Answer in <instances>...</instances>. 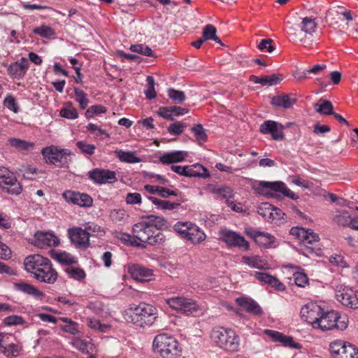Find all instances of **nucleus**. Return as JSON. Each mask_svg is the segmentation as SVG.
Returning <instances> with one entry per match:
<instances>
[{
    "instance_id": "obj_1",
    "label": "nucleus",
    "mask_w": 358,
    "mask_h": 358,
    "mask_svg": "<svg viewBox=\"0 0 358 358\" xmlns=\"http://www.w3.org/2000/svg\"><path fill=\"white\" fill-rule=\"evenodd\" d=\"M166 227L167 222L164 217L150 215L145 220L135 224L132 232L134 237L139 241L155 245L164 238L159 230Z\"/></svg>"
},
{
    "instance_id": "obj_18",
    "label": "nucleus",
    "mask_w": 358,
    "mask_h": 358,
    "mask_svg": "<svg viewBox=\"0 0 358 358\" xmlns=\"http://www.w3.org/2000/svg\"><path fill=\"white\" fill-rule=\"evenodd\" d=\"M332 358H346L348 355L354 352V345L342 340H336L329 345Z\"/></svg>"
},
{
    "instance_id": "obj_48",
    "label": "nucleus",
    "mask_w": 358,
    "mask_h": 358,
    "mask_svg": "<svg viewBox=\"0 0 358 358\" xmlns=\"http://www.w3.org/2000/svg\"><path fill=\"white\" fill-rule=\"evenodd\" d=\"M192 132L199 144H202L207 141V135L203 128V126L198 124L191 129Z\"/></svg>"
},
{
    "instance_id": "obj_16",
    "label": "nucleus",
    "mask_w": 358,
    "mask_h": 358,
    "mask_svg": "<svg viewBox=\"0 0 358 358\" xmlns=\"http://www.w3.org/2000/svg\"><path fill=\"white\" fill-rule=\"evenodd\" d=\"M336 299L343 306L352 308H358V291L352 288L345 287L336 292Z\"/></svg>"
},
{
    "instance_id": "obj_23",
    "label": "nucleus",
    "mask_w": 358,
    "mask_h": 358,
    "mask_svg": "<svg viewBox=\"0 0 358 358\" xmlns=\"http://www.w3.org/2000/svg\"><path fill=\"white\" fill-rule=\"evenodd\" d=\"M71 242L78 248H87L90 245L87 231L80 227H73L68 230Z\"/></svg>"
},
{
    "instance_id": "obj_5",
    "label": "nucleus",
    "mask_w": 358,
    "mask_h": 358,
    "mask_svg": "<svg viewBox=\"0 0 358 358\" xmlns=\"http://www.w3.org/2000/svg\"><path fill=\"white\" fill-rule=\"evenodd\" d=\"M315 329H320L322 331L332 329L344 330L348 326V318L347 316H341L339 313L335 310L324 311L322 308L318 318Z\"/></svg>"
},
{
    "instance_id": "obj_22",
    "label": "nucleus",
    "mask_w": 358,
    "mask_h": 358,
    "mask_svg": "<svg viewBox=\"0 0 358 358\" xmlns=\"http://www.w3.org/2000/svg\"><path fill=\"white\" fill-rule=\"evenodd\" d=\"M128 271L132 278L141 282L150 281L154 275L152 269L138 264L129 265Z\"/></svg>"
},
{
    "instance_id": "obj_3",
    "label": "nucleus",
    "mask_w": 358,
    "mask_h": 358,
    "mask_svg": "<svg viewBox=\"0 0 358 358\" xmlns=\"http://www.w3.org/2000/svg\"><path fill=\"white\" fill-rule=\"evenodd\" d=\"M210 338L215 346L224 351L237 352L240 349V336L231 328L214 327L210 333Z\"/></svg>"
},
{
    "instance_id": "obj_59",
    "label": "nucleus",
    "mask_w": 358,
    "mask_h": 358,
    "mask_svg": "<svg viewBox=\"0 0 358 358\" xmlns=\"http://www.w3.org/2000/svg\"><path fill=\"white\" fill-rule=\"evenodd\" d=\"M186 127L187 125L185 123L182 122H177L170 124L168 127L167 130L171 134L180 135L183 132Z\"/></svg>"
},
{
    "instance_id": "obj_10",
    "label": "nucleus",
    "mask_w": 358,
    "mask_h": 358,
    "mask_svg": "<svg viewBox=\"0 0 358 358\" xmlns=\"http://www.w3.org/2000/svg\"><path fill=\"white\" fill-rule=\"evenodd\" d=\"M175 231L193 244H199L206 239L205 233L192 222H178L174 225Z\"/></svg>"
},
{
    "instance_id": "obj_40",
    "label": "nucleus",
    "mask_w": 358,
    "mask_h": 358,
    "mask_svg": "<svg viewBox=\"0 0 358 358\" xmlns=\"http://www.w3.org/2000/svg\"><path fill=\"white\" fill-rule=\"evenodd\" d=\"M55 259L59 263L69 265V266L76 264L78 262L77 259L74 256L66 252L56 253Z\"/></svg>"
},
{
    "instance_id": "obj_8",
    "label": "nucleus",
    "mask_w": 358,
    "mask_h": 358,
    "mask_svg": "<svg viewBox=\"0 0 358 358\" xmlns=\"http://www.w3.org/2000/svg\"><path fill=\"white\" fill-rule=\"evenodd\" d=\"M288 34L292 39L295 42H303L305 47L310 46V43H307L304 39L305 35L303 34H311L315 31L317 28V22L315 18L306 17L303 18L301 25V29L297 27L292 24L290 21H287Z\"/></svg>"
},
{
    "instance_id": "obj_6",
    "label": "nucleus",
    "mask_w": 358,
    "mask_h": 358,
    "mask_svg": "<svg viewBox=\"0 0 358 358\" xmlns=\"http://www.w3.org/2000/svg\"><path fill=\"white\" fill-rule=\"evenodd\" d=\"M131 310V321L140 327L151 326L157 318L158 310L151 304L141 303Z\"/></svg>"
},
{
    "instance_id": "obj_17",
    "label": "nucleus",
    "mask_w": 358,
    "mask_h": 358,
    "mask_svg": "<svg viewBox=\"0 0 358 358\" xmlns=\"http://www.w3.org/2000/svg\"><path fill=\"white\" fill-rule=\"evenodd\" d=\"M322 310V308L317 303H308L301 308L300 314L301 318L314 329Z\"/></svg>"
},
{
    "instance_id": "obj_50",
    "label": "nucleus",
    "mask_w": 358,
    "mask_h": 358,
    "mask_svg": "<svg viewBox=\"0 0 358 358\" xmlns=\"http://www.w3.org/2000/svg\"><path fill=\"white\" fill-rule=\"evenodd\" d=\"M168 96L176 103H182L186 99L183 92L173 88L169 89Z\"/></svg>"
},
{
    "instance_id": "obj_55",
    "label": "nucleus",
    "mask_w": 358,
    "mask_h": 358,
    "mask_svg": "<svg viewBox=\"0 0 358 358\" xmlns=\"http://www.w3.org/2000/svg\"><path fill=\"white\" fill-rule=\"evenodd\" d=\"M3 324L6 326L24 325L25 320L20 315H10L3 319Z\"/></svg>"
},
{
    "instance_id": "obj_42",
    "label": "nucleus",
    "mask_w": 358,
    "mask_h": 358,
    "mask_svg": "<svg viewBox=\"0 0 358 358\" xmlns=\"http://www.w3.org/2000/svg\"><path fill=\"white\" fill-rule=\"evenodd\" d=\"M75 99L79 103L81 109H85L89 103L87 94L81 89L74 87Z\"/></svg>"
},
{
    "instance_id": "obj_7",
    "label": "nucleus",
    "mask_w": 358,
    "mask_h": 358,
    "mask_svg": "<svg viewBox=\"0 0 358 358\" xmlns=\"http://www.w3.org/2000/svg\"><path fill=\"white\" fill-rule=\"evenodd\" d=\"M255 191L267 198H273L275 193H281L284 196L296 200L299 196L291 191L287 185L281 181L267 182L260 181L255 187Z\"/></svg>"
},
{
    "instance_id": "obj_47",
    "label": "nucleus",
    "mask_w": 358,
    "mask_h": 358,
    "mask_svg": "<svg viewBox=\"0 0 358 358\" xmlns=\"http://www.w3.org/2000/svg\"><path fill=\"white\" fill-rule=\"evenodd\" d=\"M3 106L8 110L15 113H17L20 110L17 100L11 94H8L3 99Z\"/></svg>"
},
{
    "instance_id": "obj_28",
    "label": "nucleus",
    "mask_w": 358,
    "mask_h": 358,
    "mask_svg": "<svg viewBox=\"0 0 358 358\" xmlns=\"http://www.w3.org/2000/svg\"><path fill=\"white\" fill-rule=\"evenodd\" d=\"M265 333L275 341L281 343L285 347L294 349L301 348V345L298 343H295L292 336H286L281 332L270 329L265 330Z\"/></svg>"
},
{
    "instance_id": "obj_49",
    "label": "nucleus",
    "mask_w": 358,
    "mask_h": 358,
    "mask_svg": "<svg viewBox=\"0 0 358 358\" xmlns=\"http://www.w3.org/2000/svg\"><path fill=\"white\" fill-rule=\"evenodd\" d=\"M84 230L87 231L88 237L90 236H103L104 229L96 223H87Z\"/></svg>"
},
{
    "instance_id": "obj_30",
    "label": "nucleus",
    "mask_w": 358,
    "mask_h": 358,
    "mask_svg": "<svg viewBox=\"0 0 358 358\" xmlns=\"http://www.w3.org/2000/svg\"><path fill=\"white\" fill-rule=\"evenodd\" d=\"M352 217L349 212L346 210H337L331 217L334 224L343 227H349L352 224Z\"/></svg>"
},
{
    "instance_id": "obj_35",
    "label": "nucleus",
    "mask_w": 358,
    "mask_h": 358,
    "mask_svg": "<svg viewBox=\"0 0 358 358\" xmlns=\"http://www.w3.org/2000/svg\"><path fill=\"white\" fill-rule=\"evenodd\" d=\"M73 346L84 353L90 354L94 351L96 347L93 343L90 341L76 338L73 340Z\"/></svg>"
},
{
    "instance_id": "obj_24",
    "label": "nucleus",
    "mask_w": 358,
    "mask_h": 358,
    "mask_svg": "<svg viewBox=\"0 0 358 358\" xmlns=\"http://www.w3.org/2000/svg\"><path fill=\"white\" fill-rule=\"evenodd\" d=\"M59 238L50 232L38 231L34 235V245L40 248L58 245Z\"/></svg>"
},
{
    "instance_id": "obj_53",
    "label": "nucleus",
    "mask_w": 358,
    "mask_h": 358,
    "mask_svg": "<svg viewBox=\"0 0 358 358\" xmlns=\"http://www.w3.org/2000/svg\"><path fill=\"white\" fill-rule=\"evenodd\" d=\"M147 81V89L145 90V94L148 99H155L157 96L155 90V80L151 76H149L146 78Z\"/></svg>"
},
{
    "instance_id": "obj_60",
    "label": "nucleus",
    "mask_w": 358,
    "mask_h": 358,
    "mask_svg": "<svg viewBox=\"0 0 358 358\" xmlns=\"http://www.w3.org/2000/svg\"><path fill=\"white\" fill-rule=\"evenodd\" d=\"M329 262L332 266H337L338 268H346L348 267V264L345 260L344 257L340 255H335L330 257Z\"/></svg>"
},
{
    "instance_id": "obj_26",
    "label": "nucleus",
    "mask_w": 358,
    "mask_h": 358,
    "mask_svg": "<svg viewBox=\"0 0 358 358\" xmlns=\"http://www.w3.org/2000/svg\"><path fill=\"white\" fill-rule=\"evenodd\" d=\"M237 304L243 308L248 313L261 316L263 315V310L260 306L252 299L249 297H238L236 299Z\"/></svg>"
},
{
    "instance_id": "obj_2",
    "label": "nucleus",
    "mask_w": 358,
    "mask_h": 358,
    "mask_svg": "<svg viewBox=\"0 0 358 358\" xmlns=\"http://www.w3.org/2000/svg\"><path fill=\"white\" fill-rule=\"evenodd\" d=\"M24 265L25 270L39 282L53 284L57 280L58 274L51 261L41 255H29L24 259Z\"/></svg>"
},
{
    "instance_id": "obj_57",
    "label": "nucleus",
    "mask_w": 358,
    "mask_h": 358,
    "mask_svg": "<svg viewBox=\"0 0 358 358\" xmlns=\"http://www.w3.org/2000/svg\"><path fill=\"white\" fill-rule=\"evenodd\" d=\"M272 217L269 219V222L275 224H281L285 220V213H283L280 208L273 207Z\"/></svg>"
},
{
    "instance_id": "obj_33",
    "label": "nucleus",
    "mask_w": 358,
    "mask_h": 358,
    "mask_svg": "<svg viewBox=\"0 0 358 358\" xmlns=\"http://www.w3.org/2000/svg\"><path fill=\"white\" fill-rule=\"evenodd\" d=\"M297 234L299 238L302 240L306 243L313 244V243L317 242L319 241V236L317 234H314L309 230H305L303 228L301 229H292L291 233L292 234Z\"/></svg>"
},
{
    "instance_id": "obj_64",
    "label": "nucleus",
    "mask_w": 358,
    "mask_h": 358,
    "mask_svg": "<svg viewBox=\"0 0 358 358\" xmlns=\"http://www.w3.org/2000/svg\"><path fill=\"white\" fill-rule=\"evenodd\" d=\"M126 213L124 210H113L110 214L111 220L115 222H121L124 220Z\"/></svg>"
},
{
    "instance_id": "obj_19",
    "label": "nucleus",
    "mask_w": 358,
    "mask_h": 358,
    "mask_svg": "<svg viewBox=\"0 0 358 358\" xmlns=\"http://www.w3.org/2000/svg\"><path fill=\"white\" fill-rule=\"evenodd\" d=\"M62 196L68 203H71L82 207H90L92 205L93 199L85 194L73 191H65Z\"/></svg>"
},
{
    "instance_id": "obj_45",
    "label": "nucleus",
    "mask_w": 358,
    "mask_h": 358,
    "mask_svg": "<svg viewBox=\"0 0 358 358\" xmlns=\"http://www.w3.org/2000/svg\"><path fill=\"white\" fill-rule=\"evenodd\" d=\"M87 326L100 332H107L110 329V325L101 324L99 320L92 317L87 318Z\"/></svg>"
},
{
    "instance_id": "obj_27",
    "label": "nucleus",
    "mask_w": 358,
    "mask_h": 358,
    "mask_svg": "<svg viewBox=\"0 0 358 358\" xmlns=\"http://www.w3.org/2000/svg\"><path fill=\"white\" fill-rule=\"evenodd\" d=\"M297 101V99L294 94H281L274 96L272 98L271 103L277 108L284 109L290 108Z\"/></svg>"
},
{
    "instance_id": "obj_43",
    "label": "nucleus",
    "mask_w": 358,
    "mask_h": 358,
    "mask_svg": "<svg viewBox=\"0 0 358 358\" xmlns=\"http://www.w3.org/2000/svg\"><path fill=\"white\" fill-rule=\"evenodd\" d=\"M273 207L269 203H262L259 206L257 212L265 220L268 222L269 219L272 217L271 214L273 213Z\"/></svg>"
},
{
    "instance_id": "obj_13",
    "label": "nucleus",
    "mask_w": 358,
    "mask_h": 358,
    "mask_svg": "<svg viewBox=\"0 0 358 358\" xmlns=\"http://www.w3.org/2000/svg\"><path fill=\"white\" fill-rule=\"evenodd\" d=\"M219 239L229 247H237L244 250L250 249V244L243 236L227 229L220 230Z\"/></svg>"
},
{
    "instance_id": "obj_38",
    "label": "nucleus",
    "mask_w": 358,
    "mask_h": 358,
    "mask_svg": "<svg viewBox=\"0 0 358 358\" xmlns=\"http://www.w3.org/2000/svg\"><path fill=\"white\" fill-rule=\"evenodd\" d=\"M65 272L70 278L76 280L81 281L86 278V273L83 268L73 266L66 268Z\"/></svg>"
},
{
    "instance_id": "obj_56",
    "label": "nucleus",
    "mask_w": 358,
    "mask_h": 358,
    "mask_svg": "<svg viewBox=\"0 0 358 358\" xmlns=\"http://www.w3.org/2000/svg\"><path fill=\"white\" fill-rule=\"evenodd\" d=\"M10 143L12 147L16 148L20 150H27L34 148V143L17 138L10 139Z\"/></svg>"
},
{
    "instance_id": "obj_20",
    "label": "nucleus",
    "mask_w": 358,
    "mask_h": 358,
    "mask_svg": "<svg viewBox=\"0 0 358 358\" xmlns=\"http://www.w3.org/2000/svg\"><path fill=\"white\" fill-rule=\"evenodd\" d=\"M259 131L263 134H270L275 141H281L284 138L283 126L273 120L264 122L260 125Z\"/></svg>"
},
{
    "instance_id": "obj_25",
    "label": "nucleus",
    "mask_w": 358,
    "mask_h": 358,
    "mask_svg": "<svg viewBox=\"0 0 358 358\" xmlns=\"http://www.w3.org/2000/svg\"><path fill=\"white\" fill-rule=\"evenodd\" d=\"M246 234L254 240V241L266 248L271 247L275 241V238L271 234L259 231L253 229H248L245 231Z\"/></svg>"
},
{
    "instance_id": "obj_29",
    "label": "nucleus",
    "mask_w": 358,
    "mask_h": 358,
    "mask_svg": "<svg viewBox=\"0 0 358 358\" xmlns=\"http://www.w3.org/2000/svg\"><path fill=\"white\" fill-rule=\"evenodd\" d=\"M255 277L261 282L268 284L278 291L285 289V286L278 278L264 272H255Z\"/></svg>"
},
{
    "instance_id": "obj_52",
    "label": "nucleus",
    "mask_w": 358,
    "mask_h": 358,
    "mask_svg": "<svg viewBox=\"0 0 358 358\" xmlns=\"http://www.w3.org/2000/svg\"><path fill=\"white\" fill-rule=\"evenodd\" d=\"M20 350L21 348L18 345L9 344L4 346L1 351L8 358H13L19 355Z\"/></svg>"
},
{
    "instance_id": "obj_12",
    "label": "nucleus",
    "mask_w": 358,
    "mask_h": 358,
    "mask_svg": "<svg viewBox=\"0 0 358 358\" xmlns=\"http://www.w3.org/2000/svg\"><path fill=\"white\" fill-rule=\"evenodd\" d=\"M0 187L10 194L18 195L22 191V185L14 173L3 166H0Z\"/></svg>"
},
{
    "instance_id": "obj_15",
    "label": "nucleus",
    "mask_w": 358,
    "mask_h": 358,
    "mask_svg": "<svg viewBox=\"0 0 358 358\" xmlns=\"http://www.w3.org/2000/svg\"><path fill=\"white\" fill-rule=\"evenodd\" d=\"M88 178L95 184L114 183L117 181L115 171L96 168L87 173Z\"/></svg>"
},
{
    "instance_id": "obj_37",
    "label": "nucleus",
    "mask_w": 358,
    "mask_h": 358,
    "mask_svg": "<svg viewBox=\"0 0 358 358\" xmlns=\"http://www.w3.org/2000/svg\"><path fill=\"white\" fill-rule=\"evenodd\" d=\"M210 176L208 170L203 165L199 164H195L192 166H189L188 177H199L206 178Z\"/></svg>"
},
{
    "instance_id": "obj_51",
    "label": "nucleus",
    "mask_w": 358,
    "mask_h": 358,
    "mask_svg": "<svg viewBox=\"0 0 358 358\" xmlns=\"http://www.w3.org/2000/svg\"><path fill=\"white\" fill-rule=\"evenodd\" d=\"M130 50L132 52L139 53L141 55L148 56V57H153V51L152 49L143 44H136V45H131L130 47Z\"/></svg>"
},
{
    "instance_id": "obj_32",
    "label": "nucleus",
    "mask_w": 358,
    "mask_h": 358,
    "mask_svg": "<svg viewBox=\"0 0 358 358\" xmlns=\"http://www.w3.org/2000/svg\"><path fill=\"white\" fill-rule=\"evenodd\" d=\"M14 287L16 290L31 295L38 299H42L44 296V294L35 286L24 282H15Z\"/></svg>"
},
{
    "instance_id": "obj_21",
    "label": "nucleus",
    "mask_w": 358,
    "mask_h": 358,
    "mask_svg": "<svg viewBox=\"0 0 358 358\" xmlns=\"http://www.w3.org/2000/svg\"><path fill=\"white\" fill-rule=\"evenodd\" d=\"M29 68V60L25 57H21L8 66L7 73L12 78L19 80L26 75Z\"/></svg>"
},
{
    "instance_id": "obj_54",
    "label": "nucleus",
    "mask_w": 358,
    "mask_h": 358,
    "mask_svg": "<svg viewBox=\"0 0 358 358\" xmlns=\"http://www.w3.org/2000/svg\"><path fill=\"white\" fill-rule=\"evenodd\" d=\"M77 148L84 155H92L96 150V146L92 144H89L85 141H78L76 143Z\"/></svg>"
},
{
    "instance_id": "obj_4",
    "label": "nucleus",
    "mask_w": 358,
    "mask_h": 358,
    "mask_svg": "<svg viewBox=\"0 0 358 358\" xmlns=\"http://www.w3.org/2000/svg\"><path fill=\"white\" fill-rule=\"evenodd\" d=\"M153 351L162 358H179L182 348L178 341L172 335L157 334L152 342Z\"/></svg>"
},
{
    "instance_id": "obj_46",
    "label": "nucleus",
    "mask_w": 358,
    "mask_h": 358,
    "mask_svg": "<svg viewBox=\"0 0 358 358\" xmlns=\"http://www.w3.org/2000/svg\"><path fill=\"white\" fill-rule=\"evenodd\" d=\"M33 33L45 38H50L55 34V31L52 28L45 24L34 28Z\"/></svg>"
},
{
    "instance_id": "obj_39",
    "label": "nucleus",
    "mask_w": 358,
    "mask_h": 358,
    "mask_svg": "<svg viewBox=\"0 0 358 358\" xmlns=\"http://www.w3.org/2000/svg\"><path fill=\"white\" fill-rule=\"evenodd\" d=\"M216 28L212 24H207L204 27L202 33V38L205 41L213 40L215 43L222 44L221 40L216 36Z\"/></svg>"
},
{
    "instance_id": "obj_58",
    "label": "nucleus",
    "mask_w": 358,
    "mask_h": 358,
    "mask_svg": "<svg viewBox=\"0 0 358 358\" xmlns=\"http://www.w3.org/2000/svg\"><path fill=\"white\" fill-rule=\"evenodd\" d=\"M107 109L101 105H94L90 106L85 112V116L87 119L92 117L94 115H99L106 113Z\"/></svg>"
},
{
    "instance_id": "obj_36",
    "label": "nucleus",
    "mask_w": 358,
    "mask_h": 358,
    "mask_svg": "<svg viewBox=\"0 0 358 358\" xmlns=\"http://www.w3.org/2000/svg\"><path fill=\"white\" fill-rule=\"evenodd\" d=\"M59 115L69 120H75L78 117L77 109L73 106L72 102H64L62 108L59 111Z\"/></svg>"
},
{
    "instance_id": "obj_62",
    "label": "nucleus",
    "mask_w": 358,
    "mask_h": 358,
    "mask_svg": "<svg viewBox=\"0 0 358 358\" xmlns=\"http://www.w3.org/2000/svg\"><path fill=\"white\" fill-rule=\"evenodd\" d=\"M294 276L295 284L298 287H304L308 283V278L303 273H296Z\"/></svg>"
},
{
    "instance_id": "obj_31",
    "label": "nucleus",
    "mask_w": 358,
    "mask_h": 358,
    "mask_svg": "<svg viewBox=\"0 0 358 358\" xmlns=\"http://www.w3.org/2000/svg\"><path fill=\"white\" fill-rule=\"evenodd\" d=\"M187 153L184 151H173L164 153L159 157V162L163 164H170L185 160Z\"/></svg>"
},
{
    "instance_id": "obj_41",
    "label": "nucleus",
    "mask_w": 358,
    "mask_h": 358,
    "mask_svg": "<svg viewBox=\"0 0 358 358\" xmlns=\"http://www.w3.org/2000/svg\"><path fill=\"white\" fill-rule=\"evenodd\" d=\"M117 157L121 162L127 163H138L141 159L136 157L133 152H125L123 150H118L115 152Z\"/></svg>"
},
{
    "instance_id": "obj_9",
    "label": "nucleus",
    "mask_w": 358,
    "mask_h": 358,
    "mask_svg": "<svg viewBox=\"0 0 358 358\" xmlns=\"http://www.w3.org/2000/svg\"><path fill=\"white\" fill-rule=\"evenodd\" d=\"M41 154L48 164H54L58 167H64L68 165L71 155L69 149L59 148L57 146L51 145L43 148Z\"/></svg>"
},
{
    "instance_id": "obj_14",
    "label": "nucleus",
    "mask_w": 358,
    "mask_h": 358,
    "mask_svg": "<svg viewBox=\"0 0 358 358\" xmlns=\"http://www.w3.org/2000/svg\"><path fill=\"white\" fill-rule=\"evenodd\" d=\"M348 22L353 20L352 11L343 6H334L329 8L326 14L325 20L331 27H339L343 20Z\"/></svg>"
},
{
    "instance_id": "obj_63",
    "label": "nucleus",
    "mask_w": 358,
    "mask_h": 358,
    "mask_svg": "<svg viewBox=\"0 0 358 358\" xmlns=\"http://www.w3.org/2000/svg\"><path fill=\"white\" fill-rule=\"evenodd\" d=\"M125 201L127 204L131 205L140 204L141 203V195L137 192L128 193Z\"/></svg>"
},
{
    "instance_id": "obj_11",
    "label": "nucleus",
    "mask_w": 358,
    "mask_h": 358,
    "mask_svg": "<svg viewBox=\"0 0 358 358\" xmlns=\"http://www.w3.org/2000/svg\"><path fill=\"white\" fill-rule=\"evenodd\" d=\"M170 308L186 315H195L200 310L196 301L184 296H176L166 299Z\"/></svg>"
},
{
    "instance_id": "obj_61",
    "label": "nucleus",
    "mask_w": 358,
    "mask_h": 358,
    "mask_svg": "<svg viewBox=\"0 0 358 358\" xmlns=\"http://www.w3.org/2000/svg\"><path fill=\"white\" fill-rule=\"evenodd\" d=\"M60 328L64 332L72 335H76L79 332L78 324L73 320L69 322L68 324L61 325Z\"/></svg>"
},
{
    "instance_id": "obj_34",
    "label": "nucleus",
    "mask_w": 358,
    "mask_h": 358,
    "mask_svg": "<svg viewBox=\"0 0 358 358\" xmlns=\"http://www.w3.org/2000/svg\"><path fill=\"white\" fill-rule=\"evenodd\" d=\"M241 262L249 266L257 269H264L266 266V262L259 255L243 256Z\"/></svg>"
},
{
    "instance_id": "obj_44",
    "label": "nucleus",
    "mask_w": 358,
    "mask_h": 358,
    "mask_svg": "<svg viewBox=\"0 0 358 358\" xmlns=\"http://www.w3.org/2000/svg\"><path fill=\"white\" fill-rule=\"evenodd\" d=\"M315 110L322 115H331L333 112V105L331 101L324 100L322 103H316L314 106Z\"/></svg>"
}]
</instances>
